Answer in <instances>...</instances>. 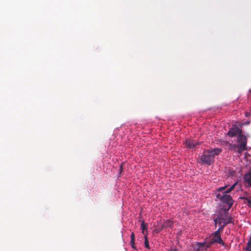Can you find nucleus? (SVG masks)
Here are the masks:
<instances>
[{"label": "nucleus", "instance_id": "obj_1", "mask_svg": "<svg viewBox=\"0 0 251 251\" xmlns=\"http://www.w3.org/2000/svg\"><path fill=\"white\" fill-rule=\"evenodd\" d=\"M236 183H235L228 188L227 186L219 187L217 189L218 192L220 193L216 194V198L221 202L225 203L228 205V210L229 209L233 204V201L230 195L227 193L230 192L234 188Z\"/></svg>", "mask_w": 251, "mask_h": 251}, {"label": "nucleus", "instance_id": "obj_2", "mask_svg": "<svg viewBox=\"0 0 251 251\" xmlns=\"http://www.w3.org/2000/svg\"><path fill=\"white\" fill-rule=\"evenodd\" d=\"M222 151L220 148H214L211 150L204 151L201 156V161L204 164L210 165L214 161L215 157L219 155Z\"/></svg>", "mask_w": 251, "mask_h": 251}, {"label": "nucleus", "instance_id": "obj_3", "mask_svg": "<svg viewBox=\"0 0 251 251\" xmlns=\"http://www.w3.org/2000/svg\"><path fill=\"white\" fill-rule=\"evenodd\" d=\"M232 219L231 216L228 214V209H221L214 221L215 225L218 224L222 228H224L226 225L232 223Z\"/></svg>", "mask_w": 251, "mask_h": 251}, {"label": "nucleus", "instance_id": "obj_4", "mask_svg": "<svg viewBox=\"0 0 251 251\" xmlns=\"http://www.w3.org/2000/svg\"><path fill=\"white\" fill-rule=\"evenodd\" d=\"M237 141L238 145L237 146L238 151L241 152L247 150V138L242 133L237 136Z\"/></svg>", "mask_w": 251, "mask_h": 251}, {"label": "nucleus", "instance_id": "obj_5", "mask_svg": "<svg viewBox=\"0 0 251 251\" xmlns=\"http://www.w3.org/2000/svg\"><path fill=\"white\" fill-rule=\"evenodd\" d=\"M214 243H218L223 246H225V244L221 238V236H211L208 241L206 242V244H207V247L210 248L211 245Z\"/></svg>", "mask_w": 251, "mask_h": 251}, {"label": "nucleus", "instance_id": "obj_6", "mask_svg": "<svg viewBox=\"0 0 251 251\" xmlns=\"http://www.w3.org/2000/svg\"><path fill=\"white\" fill-rule=\"evenodd\" d=\"M242 130L237 126L231 127L227 132V135L230 137H234L242 133Z\"/></svg>", "mask_w": 251, "mask_h": 251}, {"label": "nucleus", "instance_id": "obj_7", "mask_svg": "<svg viewBox=\"0 0 251 251\" xmlns=\"http://www.w3.org/2000/svg\"><path fill=\"white\" fill-rule=\"evenodd\" d=\"M208 248L206 242L197 243L193 250L190 251H206Z\"/></svg>", "mask_w": 251, "mask_h": 251}, {"label": "nucleus", "instance_id": "obj_8", "mask_svg": "<svg viewBox=\"0 0 251 251\" xmlns=\"http://www.w3.org/2000/svg\"><path fill=\"white\" fill-rule=\"evenodd\" d=\"M244 180L246 183L248 184V187H251V170L244 176Z\"/></svg>", "mask_w": 251, "mask_h": 251}, {"label": "nucleus", "instance_id": "obj_9", "mask_svg": "<svg viewBox=\"0 0 251 251\" xmlns=\"http://www.w3.org/2000/svg\"><path fill=\"white\" fill-rule=\"evenodd\" d=\"M186 146L189 148H193L199 144L198 142L193 140H187L185 142Z\"/></svg>", "mask_w": 251, "mask_h": 251}, {"label": "nucleus", "instance_id": "obj_10", "mask_svg": "<svg viewBox=\"0 0 251 251\" xmlns=\"http://www.w3.org/2000/svg\"><path fill=\"white\" fill-rule=\"evenodd\" d=\"M173 221L170 220H168L163 223V224L162 226V228L171 227L173 226Z\"/></svg>", "mask_w": 251, "mask_h": 251}, {"label": "nucleus", "instance_id": "obj_11", "mask_svg": "<svg viewBox=\"0 0 251 251\" xmlns=\"http://www.w3.org/2000/svg\"><path fill=\"white\" fill-rule=\"evenodd\" d=\"M144 239H145V241H144L145 247L146 248H147V249H150L148 239L147 236V235L146 234H145Z\"/></svg>", "mask_w": 251, "mask_h": 251}, {"label": "nucleus", "instance_id": "obj_12", "mask_svg": "<svg viewBox=\"0 0 251 251\" xmlns=\"http://www.w3.org/2000/svg\"><path fill=\"white\" fill-rule=\"evenodd\" d=\"M224 228H222L221 226H220V227L214 232L213 235L215 236H221L220 232L221 230H222Z\"/></svg>", "mask_w": 251, "mask_h": 251}, {"label": "nucleus", "instance_id": "obj_13", "mask_svg": "<svg viewBox=\"0 0 251 251\" xmlns=\"http://www.w3.org/2000/svg\"><path fill=\"white\" fill-rule=\"evenodd\" d=\"M141 228L142 229V233L144 234V230L147 229V226L144 221L142 222L141 225Z\"/></svg>", "mask_w": 251, "mask_h": 251}, {"label": "nucleus", "instance_id": "obj_14", "mask_svg": "<svg viewBox=\"0 0 251 251\" xmlns=\"http://www.w3.org/2000/svg\"><path fill=\"white\" fill-rule=\"evenodd\" d=\"M130 245L132 248L135 249V239H130Z\"/></svg>", "mask_w": 251, "mask_h": 251}, {"label": "nucleus", "instance_id": "obj_15", "mask_svg": "<svg viewBox=\"0 0 251 251\" xmlns=\"http://www.w3.org/2000/svg\"><path fill=\"white\" fill-rule=\"evenodd\" d=\"M246 200H247L248 206H251V199L246 198Z\"/></svg>", "mask_w": 251, "mask_h": 251}, {"label": "nucleus", "instance_id": "obj_16", "mask_svg": "<svg viewBox=\"0 0 251 251\" xmlns=\"http://www.w3.org/2000/svg\"><path fill=\"white\" fill-rule=\"evenodd\" d=\"M247 247H251V238L250 239V240L248 241V242L247 243Z\"/></svg>", "mask_w": 251, "mask_h": 251}, {"label": "nucleus", "instance_id": "obj_17", "mask_svg": "<svg viewBox=\"0 0 251 251\" xmlns=\"http://www.w3.org/2000/svg\"><path fill=\"white\" fill-rule=\"evenodd\" d=\"M131 239H135V235L133 232H132L130 235Z\"/></svg>", "mask_w": 251, "mask_h": 251}, {"label": "nucleus", "instance_id": "obj_18", "mask_svg": "<svg viewBox=\"0 0 251 251\" xmlns=\"http://www.w3.org/2000/svg\"><path fill=\"white\" fill-rule=\"evenodd\" d=\"M245 251H251V247H247L245 248Z\"/></svg>", "mask_w": 251, "mask_h": 251}, {"label": "nucleus", "instance_id": "obj_19", "mask_svg": "<svg viewBox=\"0 0 251 251\" xmlns=\"http://www.w3.org/2000/svg\"><path fill=\"white\" fill-rule=\"evenodd\" d=\"M237 146L235 145H232V149H235Z\"/></svg>", "mask_w": 251, "mask_h": 251}, {"label": "nucleus", "instance_id": "obj_20", "mask_svg": "<svg viewBox=\"0 0 251 251\" xmlns=\"http://www.w3.org/2000/svg\"><path fill=\"white\" fill-rule=\"evenodd\" d=\"M122 165H121L120 166V171H122Z\"/></svg>", "mask_w": 251, "mask_h": 251}, {"label": "nucleus", "instance_id": "obj_21", "mask_svg": "<svg viewBox=\"0 0 251 251\" xmlns=\"http://www.w3.org/2000/svg\"><path fill=\"white\" fill-rule=\"evenodd\" d=\"M174 251H177L176 250H175Z\"/></svg>", "mask_w": 251, "mask_h": 251}]
</instances>
